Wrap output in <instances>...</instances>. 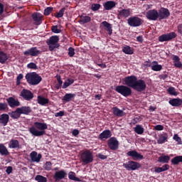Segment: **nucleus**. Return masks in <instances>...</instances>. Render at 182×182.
I'll list each match as a JSON object with an SVG mask.
<instances>
[{"instance_id": "nucleus-1", "label": "nucleus", "mask_w": 182, "mask_h": 182, "mask_svg": "<svg viewBox=\"0 0 182 182\" xmlns=\"http://www.w3.org/2000/svg\"><path fill=\"white\" fill-rule=\"evenodd\" d=\"M123 82L126 85L115 87V92L122 95L124 97H129L132 95V90L137 92H142L146 90V82L141 79H137L135 75L124 77Z\"/></svg>"}, {"instance_id": "nucleus-2", "label": "nucleus", "mask_w": 182, "mask_h": 182, "mask_svg": "<svg viewBox=\"0 0 182 182\" xmlns=\"http://www.w3.org/2000/svg\"><path fill=\"white\" fill-rule=\"evenodd\" d=\"M47 129V124L36 122L33 124V127L28 128V132L31 136H42L46 135V130Z\"/></svg>"}, {"instance_id": "nucleus-3", "label": "nucleus", "mask_w": 182, "mask_h": 182, "mask_svg": "<svg viewBox=\"0 0 182 182\" xmlns=\"http://www.w3.org/2000/svg\"><path fill=\"white\" fill-rule=\"evenodd\" d=\"M26 80L28 85H38L42 81V77L36 73H30L26 75Z\"/></svg>"}, {"instance_id": "nucleus-4", "label": "nucleus", "mask_w": 182, "mask_h": 182, "mask_svg": "<svg viewBox=\"0 0 182 182\" xmlns=\"http://www.w3.org/2000/svg\"><path fill=\"white\" fill-rule=\"evenodd\" d=\"M59 41V37L58 36H52L47 40L46 43L48 46V50L52 52L59 48V44L58 42Z\"/></svg>"}, {"instance_id": "nucleus-5", "label": "nucleus", "mask_w": 182, "mask_h": 182, "mask_svg": "<svg viewBox=\"0 0 182 182\" xmlns=\"http://www.w3.org/2000/svg\"><path fill=\"white\" fill-rule=\"evenodd\" d=\"M81 161L84 165L90 164L93 161V155L92 151L88 149L84 150L80 154Z\"/></svg>"}, {"instance_id": "nucleus-6", "label": "nucleus", "mask_w": 182, "mask_h": 182, "mask_svg": "<svg viewBox=\"0 0 182 182\" xmlns=\"http://www.w3.org/2000/svg\"><path fill=\"white\" fill-rule=\"evenodd\" d=\"M123 167L127 171H135L140 168L141 165L137 161H129L128 163L123 164Z\"/></svg>"}, {"instance_id": "nucleus-7", "label": "nucleus", "mask_w": 182, "mask_h": 182, "mask_svg": "<svg viewBox=\"0 0 182 182\" xmlns=\"http://www.w3.org/2000/svg\"><path fill=\"white\" fill-rule=\"evenodd\" d=\"M143 24V20L138 16H132L128 18V25L131 27H139Z\"/></svg>"}, {"instance_id": "nucleus-8", "label": "nucleus", "mask_w": 182, "mask_h": 182, "mask_svg": "<svg viewBox=\"0 0 182 182\" xmlns=\"http://www.w3.org/2000/svg\"><path fill=\"white\" fill-rule=\"evenodd\" d=\"M176 37H177V35L175 32L165 33L162 36H159V42H169L171 41L173 39L176 38Z\"/></svg>"}, {"instance_id": "nucleus-9", "label": "nucleus", "mask_w": 182, "mask_h": 182, "mask_svg": "<svg viewBox=\"0 0 182 182\" xmlns=\"http://www.w3.org/2000/svg\"><path fill=\"white\" fill-rule=\"evenodd\" d=\"M146 19L152 21H156L159 19L160 20V15L157 14V10L156 9H151L146 11Z\"/></svg>"}, {"instance_id": "nucleus-10", "label": "nucleus", "mask_w": 182, "mask_h": 182, "mask_svg": "<svg viewBox=\"0 0 182 182\" xmlns=\"http://www.w3.org/2000/svg\"><path fill=\"white\" fill-rule=\"evenodd\" d=\"M41 55V51L38 50V47H31L28 50L23 51V56L26 57H38Z\"/></svg>"}, {"instance_id": "nucleus-11", "label": "nucleus", "mask_w": 182, "mask_h": 182, "mask_svg": "<svg viewBox=\"0 0 182 182\" xmlns=\"http://www.w3.org/2000/svg\"><path fill=\"white\" fill-rule=\"evenodd\" d=\"M68 174L64 170H60L53 174V180H55V182H59L61 180H63L67 177Z\"/></svg>"}, {"instance_id": "nucleus-12", "label": "nucleus", "mask_w": 182, "mask_h": 182, "mask_svg": "<svg viewBox=\"0 0 182 182\" xmlns=\"http://www.w3.org/2000/svg\"><path fill=\"white\" fill-rule=\"evenodd\" d=\"M118 146L119 142L118 140H117V138L112 137L107 140V147H109V149L117 151L118 149Z\"/></svg>"}, {"instance_id": "nucleus-13", "label": "nucleus", "mask_w": 182, "mask_h": 182, "mask_svg": "<svg viewBox=\"0 0 182 182\" xmlns=\"http://www.w3.org/2000/svg\"><path fill=\"white\" fill-rule=\"evenodd\" d=\"M126 155L132 158V160L134 161L143 160L144 159L143 155L135 150L128 151V153H126Z\"/></svg>"}, {"instance_id": "nucleus-14", "label": "nucleus", "mask_w": 182, "mask_h": 182, "mask_svg": "<svg viewBox=\"0 0 182 182\" xmlns=\"http://www.w3.org/2000/svg\"><path fill=\"white\" fill-rule=\"evenodd\" d=\"M6 105H9L11 108H16L21 106V102L18 99H14L12 97L6 98Z\"/></svg>"}, {"instance_id": "nucleus-15", "label": "nucleus", "mask_w": 182, "mask_h": 182, "mask_svg": "<svg viewBox=\"0 0 182 182\" xmlns=\"http://www.w3.org/2000/svg\"><path fill=\"white\" fill-rule=\"evenodd\" d=\"M157 15L160 16V21L167 19L169 17V11L168 9H165L164 7L160 8L159 11H157Z\"/></svg>"}, {"instance_id": "nucleus-16", "label": "nucleus", "mask_w": 182, "mask_h": 182, "mask_svg": "<svg viewBox=\"0 0 182 182\" xmlns=\"http://www.w3.org/2000/svg\"><path fill=\"white\" fill-rule=\"evenodd\" d=\"M20 96L23 99V100L30 101L33 99V93L30 90L26 89L21 91Z\"/></svg>"}, {"instance_id": "nucleus-17", "label": "nucleus", "mask_w": 182, "mask_h": 182, "mask_svg": "<svg viewBox=\"0 0 182 182\" xmlns=\"http://www.w3.org/2000/svg\"><path fill=\"white\" fill-rule=\"evenodd\" d=\"M112 136V133L110 132V130L109 129H106L105 131H103V132H101V134H100V135L98 136V139L101 140V141H105L107 139H109L112 137H110Z\"/></svg>"}, {"instance_id": "nucleus-18", "label": "nucleus", "mask_w": 182, "mask_h": 182, "mask_svg": "<svg viewBox=\"0 0 182 182\" xmlns=\"http://www.w3.org/2000/svg\"><path fill=\"white\" fill-rule=\"evenodd\" d=\"M11 112L30 114V113H31V108L30 107L23 106V107H21L20 108H16V110H14Z\"/></svg>"}, {"instance_id": "nucleus-19", "label": "nucleus", "mask_w": 182, "mask_h": 182, "mask_svg": "<svg viewBox=\"0 0 182 182\" xmlns=\"http://www.w3.org/2000/svg\"><path fill=\"white\" fill-rule=\"evenodd\" d=\"M131 15V11L129 9H122L118 11V14L117 15V18L118 19H121L122 18H127Z\"/></svg>"}, {"instance_id": "nucleus-20", "label": "nucleus", "mask_w": 182, "mask_h": 182, "mask_svg": "<svg viewBox=\"0 0 182 182\" xmlns=\"http://www.w3.org/2000/svg\"><path fill=\"white\" fill-rule=\"evenodd\" d=\"M33 21H35V25L39 26L42 23V15L39 13H33L31 14Z\"/></svg>"}, {"instance_id": "nucleus-21", "label": "nucleus", "mask_w": 182, "mask_h": 182, "mask_svg": "<svg viewBox=\"0 0 182 182\" xmlns=\"http://www.w3.org/2000/svg\"><path fill=\"white\" fill-rule=\"evenodd\" d=\"M166 142H168V134L166 132H162V134H159L157 144H164Z\"/></svg>"}, {"instance_id": "nucleus-22", "label": "nucleus", "mask_w": 182, "mask_h": 182, "mask_svg": "<svg viewBox=\"0 0 182 182\" xmlns=\"http://www.w3.org/2000/svg\"><path fill=\"white\" fill-rule=\"evenodd\" d=\"M168 103L174 107H178L182 106V99L173 98L171 100H169Z\"/></svg>"}, {"instance_id": "nucleus-23", "label": "nucleus", "mask_w": 182, "mask_h": 182, "mask_svg": "<svg viewBox=\"0 0 182 182\" xmlns=\"http://www.w3.org/2000/svg\"><path fill=\"white\" fill-rule=\"evenodd\" d=\"M41 158L42 155H41V154H38L36 151H31V153H30V159L32 162L39 163Z\"/></svg>"}, {"instance_id": "nucleus-24", "label": "nucleus", "mask_w": 182, "mask_h": 182, "mask_svg": "<svg viewBox=\"0 0 182 182\" xmlns=\"http://www.w3.org/2000/svg\"><path fill=\"white\" fill-rule=\"evenodd\" d=\"M116 3L114 1H107L103 4L105 11H110L115 8Z\"/></svg>"}, {"instance_id": "nucleus-25", "label": "nucleus", "mask_w": 182, "mask_h": 182, "mask_svg": "<svg viewBox=\"0 0 182 182\" xmlns=\"http://www.w3.org/2000/svg\"><path fill=\"white\" fill-rule=\"evenodd\" d=\"M101 25L105 27V31H107L109 36L112 35V25L109 23L107 21L101 22Z\"/></svg>"}, {"instance_id": "nucleus-26", "label": "nucleus", "mask_w": 182, "mask_h": 182, "mask_svg": "<svg viewBox=\"0 0 182 182\" xmlns=\"http://www.w3.org/2000/svg\"><path fill=\"white\" fill-rule=\"evenodd\" d=\"M9 149H19V141L16 139H11L10 140V143L9 144Z\"/></svg>"}, {"instance_id": "nucleus-27", "label": "nucleus", "mask_w": 182, "mask_h": 182, "mask_svg": "<svg viewBox=\"0 0 182 182\" xmlns=\"http://www.w3.org/2000/svg\"><path fill=\"white\" fill-rule=\"evenodd\" d=\"M9 119H10V117L7 114H1L0 124H2L4 127L6 126V124H8V121Z\"/></svg>"}, {"instance_id": "nucleus-28", "label": "nucleus", "mask_w": 182, "mask_h": 182, "mask_svg": "<svg viewBox=\"0 0 182 182\" xmlns=\"http://www.w3.org/2000/svg\"><path fill=\"white\" fill-rule=\"evenodd\" d=\"M112 113L115 117H122L124 116V112L123 110L118 109L117 107H112Z\"/></svg>"}, {"instance_id": "nucleus-29", "label": "nucleus", "mask_w": 182, "mask_h": 182, "mask_svg": "<svg viewBox=\"0 0 182 182\" xmlns=\"http://www.w3.org/2000/svg\"><path fill=\"white\" fill-rule=\"evenodd\" d=\"M173 61L174 62V67L177 68H182V63H181V58L177 55H173Z\"/></svg>"}, {"instance_id": "nucleus-30", "label": "nucleus", "mask_w": 182, "mask_h": 182, "mask_svg": "<svg viewBox=\"0 0 182 182\" xmlns=\"http://www.w3.org/2000/svg\"><path fill=\"white\" fill-rule=\"evenodd\" d=\"M38 104L41 106H46V105H48V99L42 97V96H38Z\"/></svg>"}, {"instance_id": "nucleus-31", "label": "nucleus", "mask_w": 182, "mask_h": 182, "mask_svg": "<svg viewBox=\"0 0 182 182\" xmlns=\"http://www.w3.org/2000/svg\"><path fill=\"white\" fill-rule=\"evenodd\" d=\"M75 95L72 93H67L64 95V97H63V101L64 102H70L72 101L73 98H75Z\"/></svg>"}, {"instance_id": "nucleus-32", "label": "nucleus", "mask_w": 182, "mask_h": 182, "mask_svg": "<svg viewBox=\"0 0 182 182\" xmlns=\"http://www.w3.org/2000/svg\"><path fill=\"white\" fill-rule=\"evenodd\" d=\"M0 154L1 156H8L10 155V152L8 151V149H6V146L4 145L3 144H0Z\"/></svg>"}, {"instance_id": "nucleus-33", "label": "nucleus", "mask_w": 182, "mask_h": 182, "mask_svg": "<svg viewBox=\"0 0 182 182\" xmlns=\"http://www.w3.org/2000/svg\"><path fill=\"white\" fill-rule=\"evenodd\" d=\"M134 132L139 135H141L144 132V129L143 128V127H141V125L137 124L135 125V127H134Z\"/></svg>"}, {"instance_id": "nucleus-34", "label": "nucleus", "mask_w": 182, "mask_h": 182, "mask_svg": "<svg viewBox=\"0 0 182 182\" xmlns=\"http://www.w3.org/2000/svg\"><path fill=\"white\" fill-rule=\"evenodd\" d=\"M29 115L30 114L28 113H21V112H11L10 113L9 117H11L13 119H18L21 117V115Z\"/></svg>"}, {"instance_id": "nucleus-35", "label": "nucleus", "mask_w": 182, "mask_h": 182, "mask_svg": "<svg viewBox=\"0 0 182 182\" xmlns=\"http://www.w3.org/2000/svg\"><path fill=\"white\" fill-rule=\"evenodd\" d=\"M178 164H182V156H174V158L171 159V164L177 166Z\"/></svg>"}, {"instance_id": "nucleus-36", "label": "nucleus", "mask_w": 182, "mask_h": 182, "mask_svg": "<svg viewBox=\"0 0 182 182\" xmlns=\"http://www.w3.org/2000/svg\"><path fill=\"white\" fill-rule=\"evenodd\" d=\"M122 51L126 55L134 54V50L131 49V47L129 46H124V47L122 48Z\"/></svg>"}, {"instance_id": "nucleus-37", "label": "nucleus", "mask_w": 182, "mask_h": 182, "mask_svg": "<svg viewBox=\"0 0 182 182\" xmlns=\"http://www.w3.org/2000/svg\"><path fill=\"white\" fill-rule=\"evenodd\" d=\"M74 82L75 80L73 79L67 78V80L64 82V83H63V85H61V87H63V89H66L67 87H69V86L73 85Z\"/></svg>"}, {"instance_id": "nucleus-38", "label": "nucleus", "mask_w": 182, "mask_h": 182, "mask_svg": "<svg viewBox=\"0 0 182 182\" xmlns=\"http://www.w3.org/2000/svg\"><path fill=\"white\" fill-rule=\"evenodd\" d=\"M80 23L86 24L90 22V17L87 16H80Z\"/></svg>"}, {"instance_id": "nucleus-39", "label": "nucleus", "mask_w": 182, "mask_h": 182, "mask_svg": "<svg viewBox=\"0 0 182 182\" xmlns=\"http://www.w3.org/2000/svg\"><path fill=\"white\" fill-rule=\"evenodd\" d=\"M159 163L168 164L169 161V156H160L157 160Z\"/></svg>"}, {"instance_id": "nucleus-40", "label": "nucleus", "mask_w": 182, "mask_h": 182, "mask_svg": "<svg viewBox=\"0 0 182 182\" xmlns=\"http://www.w3.org/2000/svg\"><path fill=\"white\" fill-rule=\"evenodd\" d=\"M6 60H8V57L6 56V54L3 51H0V63L5 64V62H6Z\"/></svg>"}, {"instance_id": "nucleus-41", "label": "nucleus", "mask_w": 182, "mask_h": 182, "mask_svg": "<svg viewBox=\"0 0 182 182\" xmlns=\"http://www.w3.org/2000/svg\"><path fill=\"white\" fill-rule=\"evenodd\" d=\"M67 176H69V180H72L73 181H77V182L81 181V180H80V178L75 176V172L70 171L69 172V174Z\"/></svg>"}, {"instance_id": "nucleus-42", "label": "nucleus", "mask_w": 182, "mask_h": 182, "mask_svg": "<svg viewBox=\"0 0 182 182\" xmlns=\"http://www.w3.org/2000/svg\"><path fill=\"white\" fill-rule=\"evenodd\" d=\"M35 181H36V182H47V178L41 175H36V176H35Z\"/></svg>"}, {"instance_id": "nucleus-43", "label": "nucleus", "mask_w": 182, "mask_h": 182, "mask_svg": "<svg viewBox=\"0 0 182 182\" xmlns=\"http://www.w3.org/2000/svg\"><path fill=\"white\" fill-rule=\"evenodd\" d=\"M56 80L58 81V84H56V89H61V86L63 85V80H61V76L56 75Z\"/></svg>"}, {"instance_id": "nucleus-44", "label": "nucleus", "mask_w": 182, "mask_h": 182, "mask_svg": "<svg viewBox=\"0 0 182 182\" xmlns=\"http://www.w3.org/2000/svg\"><path fill=\"white\" fill-rule=\"evenodd\" d=\"M65 11V7L61 9L60 11H58V13H56V14L55 15V17L58 18H63V16H64Z\"/></svg>"}, {"instance_id": "nucleus-45", "label": "nucleus", "mask_w": 182, "mask_h": 182, "mask_svg": "<svg viewBox=\"0 0 182 182\" xmlns=\"http://www.w3.org/2000/svg\"><path fill=\"white\" fill-rule=\"evenodd\" d=\"M167 92L171 95L177 96V92H176V89L173 87H169L167 90Z\"/></svg>"}, {"instance_id": "nucleus-46", "label": "nucleus", "mask_w": 182, "mask_h": 182, "mask_svg": "<svg viewBox=\"0 0 182 182\" xmlns=\"http://www.w3.org/2000/svg\"><path fill=\"white\" fill-rule=\"evenodd\" d=\"M150 67H151V70H152V71L159 72V71L161 70V65L159 64L154 65Z\"/></svg>"}, {"instance_id": "nucleus-47", "label": "nucleus", "mask_w": 182, "mask_h": 182, "mask_svg": "<svg viewBox=\"0 0 182 182\" xmlns=\"http://www.w3.org/2000/svg\"><path fill=\"white\" fill-rule=\"evenodd\" d=\"M100 7H101L100 4H92V6H90V10H92V11H97L100 9Z\"/></svg>"}, {"instance_id": "nucleus-48", "label": "nucleus", "mask_w": 182, "mask_h": 182, "mask_svg": "<svg viewBox=\"0 0 182 182\" xmlns=\"http://www.w3.org/2000/svg\"><path fill=\"white\" fill-rule=\"evenodd\" d=\"M44 169L47 171L52 170V162L46 161V164H44Z\"/></svg>"}, {"instance_id": "nucleus-49", "label": "nucleus", "mask_w": 182, "mask_h": 182, "mask_svg": "<svg viewBox=\"0 0 182 182\" xmlns=\"http://www.w3.org/2000/svg\"><path fill=\"white\" fill-rule=\"evenodd\" d=\"M140 122H141V117H135L131 121V124H138Z\"/></svg>"}, {"instance_id": "nucleus-50", "label": "nucleus", "mask_w": 182, "mask_h": 182, "mask_svg": "<svg viewBox=\"0 0 182 182\" xmlns=\"http://www.w3.org/2000/svg\"><path fill=\"white\" fill-rule=\"evenodd\" d=\"M53 11V7H47V9H44V16H47L50 15V14H52Z\"/></svg>"}, {"instance_id": "nucleus-51", "label": "nucleus", "mask_w": 182, "mask_h": 182, "mask_svg": "<svg viewBox=\"0 0 182 182\" xmlns=\"http://www.w3.org/2000/svg\"><path fill=\"white\" fill-rule=\"evenodd\" d=\"M27 68L36 70L38 69V66L35 63H30L27 65Z\"/></svg>"}, {"instance_id": "nucleus-52", "label": "nucleus", "mask_w": 182, "mask_h": 182, "mask_svg": "<svg viewBox=\"0 0 182 182\" xmlns=\"http://www.w3.org/2000/svg\"><path fill=\"white\" fill-rule=\"evenodd\" d=\"M23 78V75L22 74H19L17 77H16V85H21V80Z\"/></svg>"}, {"instance_id": "nucleus-53", "label": "nucleus", "mask_w": 182, "mask_h": 182, "mask_svg": "<svg viewBox=\"0 0 182 182\" xmlns=\"http://www.w3.org/2000/svg\"><path fill=\"white\" fill-rule=\"evenodd\" d=\"M9 106L6 103L0 102V111H5Z\"/></svg>"}, {"instance_id": "nucleus-54", "label": "nucleus", "mask_w": 182, "mask_h": 182, "mask_svg": "<svg viewBox=\"0 0 182 182\" xmlns=\"http://www.w3.org/2000/svg\"><path fill=\"white\" fill-rule=\"evenodd\" d=\"M52 32L53 33H61V29L58 28V26H52Z\"/></svg>"}, {"instance_id": "nucleus-55", "label": "nucleus", "mask_w": 182, "mask_h": 182, "mask_svg": "<svg viewBox=\"0 0 182 182\" xmlns=\"http://www.w3.org/2000/svg\"><path fill=\"white\" fill-rule=\"evenodd\" d=\"M69 57L73 58L75 55V49L72 47L69 48Z\"/></svg>"}, {"instance_id": "nucleus-56", "label": "nucleus", "mask_w": 182, "mask_h": 182, "mask_svg": "<svg viewBox=\"0 0 182 182\" xmlns=\"http://www.w3.org/2000/svg\"><path fill=\"white\" fill-rule=\"evenodd\" d=\"M97 158L100 159V160H106L107 159V156L103 155L102 154H97Z\"/></svg>"}, {"instance_id": "nucleus-57", "label": "nucleus", "mask_w": 182, "mask_h": 182, "mask_svg": "<svg viewBox=\"0 0 182 182\" xmlns=\"http://www.w3.org/2000/svg\"><path fill=\"white\" fill-rule=\"evenodd\" d=\"M154 130L156 131H163L164 130V126L162 125H156L154 126Z\"/></svg>"}, {"instance_id": "nucleus-58", "label": "nucleus", "mask_w": 182, "mask_h": 182, "mask_svg": "<svg viewBox=\"0 0 182 182\" xmlns=\"http://www.w3.org/2000/svg\"><path fill=\"white\" fill-rule=\"evenodd\" d=\"M12 171H13V167L11 166L6 167V169L5 170V172L6 173V174H9V175H10Z\"/></svg>"}, {"instance_id": "nucleus-59", "label": "nucleus", "mask_w": 182, "mask_h": 182, "mask_svg": "<svg viewBox=\"0 0 182 182\" xmlns=\"http://www.w3.org/2000/svg\"><path fill=\"white\" fill-rule=\"evenodd\" d=\"M177 33L182 36V24L177 25Z\"/></svg>"}, {"instance_id": "nucleus-60", "label": "nucleus", "mask_w": 182, "mask_h": 182, "mask_svg": "<svg viewBox=\"0 0 182 182\" xmlns=\"http://www.w3.org/2000/svg\"><path fill=\"white\" fill-rule=\"evenodd\" d=\"M64 116V111H60V112L55 113V117H61Z\"/></svg>"}, {"instance_id": "nucleus-61", "label": "nucleus", "mask_w": 182, "mask_h": 182, "mask_svg": "<svg viewBox=\"0 0 182 182\" xmlns=\"http://www.w3.org/2000/svg\"><path fill=\"white\" fill-rule=\"evenodd\" d=\"M161 168L162 170H168L169 169V166L168 164L164 165L162 167H156V169Z\"/></svg>"}, {"instance_id": "nucleus-62", "label": "nucleus", "mask_w": 182, "mask_h": 182, "mask_svg": "<svg viewBox=\"0 0 182 182\" xmlns=\"http://www.w3.org/2000/svg\"><path fill=\"white\" fill-rule=\"evenodd\" d=\"M159 78H160V80H166V78H168V75L167 74L160 75H159Z\"/></svg>"}, {"instance_id": "nucleus-63", "label": "nucleus", "mask_w": 182, "mask_h": 182, "mask_svg": "<svg viewBox=\"0 0 182 182\" xmlns=\"http://www.w3.org/2000/svg\"><path fill=\"white\" fill-rule=\"evenodd\" d=\"M78 134H80V131H78V129H73V131H72V135L74 136H78Z\"/></svg>"}, {"instance_id": "nucleus-64", "label": "nucleus", "mask_w": 182, "mask_h": 182, "mask_svg": "<svg viewBox=\"0 0 182 182\" xmlns=\"http://www.w3.org/2000/svg\"><path fill=\"white\" fill-rule=\"evenodd\" d=\"M166 171H168V169L156 168L154 170V172H156L157 173H160L161 172Z\"/></svg>"}]
</instances>
